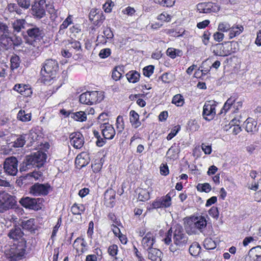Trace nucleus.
<instances>
[{"label": "nucleus", "mask_w": 261, "mask_h": 261, "mask_svg": "<svg viewBox=\"0 0 261 261\" xmlns=\"http://www.w3.org/2000/svg\"><path fill=\"white\" fill-rule=\"evenodd\" d=\"M173 229L172 240V228H171L163 241L166 245H170L169 249L171 252L178 253L186 248L188 244V237L181 226L176 225Z\"/></svg>", "instance_id": "obj_1"}, {"label": "nucleus", "mask_w": 261, "mask_h": 261, "mask_svg": "<svg viewBox=\"0 0 261 261\" xmlns=\"http://www.w3.org/2000/svg\"><path fill=\"white\" fill-rule=\"evenodd\" d=\"M58 68L57 61L53 59L46 60L41 70V74L44 77L43 79L44 82L46 83L54 79Z\"/></svg>", "instance_id": "obj_2"}, {"label": "nucleus", "mask_w": 261, "mask_h": 261, "mask_svg": "<svg viewBox=\"0 0 261 261\" xmlns=\"http://www.w3.org/2000/svg\"><path fill=\"white\" fill-rule=\"evenodd\" d=\"M206 221L204 217H192L188 219L186 226L189 234L196 233L197 230L201 232L206 226Z\"/></svg>", "instance_id": "obj_3"}, {"label": "nucleus", "mask_w": 261, "mask_h": 261, "mask_svg": "<svg viewBox=\"0 0 261 261\" xmlns=\"http://www.w3.org/2000/svg\"><path fill=\"white\" fill-rule=\"evenodd\" d=\"M103 99V95L101 92L94 91L82 93L80 96L79 100L82 103L92 105L100 102Z\"/></svg>", "instance_id": "obj_4"}, {"label": "nucleus", "mask_w": 261, "mask_h": 261, "mask_svg": "<svg viewBox=\"0 0 261 261\" xmlns=\"http://www.w3.org/2000/svg\"><path fill=\"white\" fill-rule=\"evenodd\" d=\"M10 31L8 25L0 18V44L4 49H7L13 44Z\"/></svg>", "instance_id": "obj_5"}, {"label": "nucleus", "mask_w": 261, "mask_h": 261, "mask_svg": "<svg viewBox=\"0 0 261 261\" xmlns=\"http://www.w3.org/2000/svg\"><path fill=\"white\" fill-rule=\"evenodd\" d=\"M5 172L10 175L15 176L18 172V161L14 156H11L5 159L4 163Z\"/></svg>", "instance_id": "obj_6"}, {"label": "nucleus", "mask_w": 261, "mask_h": 261, "mask_svg": "<svg viewBox=\"0 0 261 261\" xmlns=\"http://www.w3.org/2000/svg\"><path fill=\"white\" fill-rule=\"evenodd\" d=\"M15 203L13 196L5 191H0V212L3 213L12 206Z\"/></svg>", "instance_id": "obj_7"}, {"label": "nucleus", "mask_w": 261, "mask_h": 261, "mask_svg": "<svg viewBox=\"0 0 261 261\" xmlns=\"http://www.w3.org/2000/svg\"><path fill=\"white\" fill-rule=\"evenodd\" d=\"M46 159V153L38 151L31 156H28L27 159V165H36L37 167L43 165Z\"/></svg>", "instance_id": "obj_8"}, {"label": "nucleus", "mask_w": 261, "mask_h": 261, "mask_svg": "<svg viewBox=\"0 0 261 261\" xmlns=\"http://www.w3.org/2000/svg\"><path fill=\"white\" fill-rule=\"evenodd\" d=\"M215 102L213 101H206L203 108L202 116L206 120L213 119L216 115Z\"/></svg>", "instance_id": "obj_9"}, {"label": "nucleus", "mask_w": 261, "mask_h": 261, "mask_svg": "<svg viewBox=\"0 0 261 261\" xmlns=\"http://www.w3.org/2000/svg\"><path fill=\"white\" fill-rule=\"evenodd\" d=\"M50 190L49 184H35L30 189V192L34 196H44L48 194Z\"/></svg>", "instance_id": "obj_10"}, {"label": "nucleus", "mask_w": 261, "mask_h": 261, "mask_svg": "<svg viewBox=\"0 0 261 261\" xmlns=\"http://www.w3.org/2000/svg\"><path fill=\"white\" fill-rule=\"evenodd\" d=\"M45 1L40 0L32 6V14L37 18L41 19L45 15Z\"/></svg>", "instance_id": "obj_11"}, {"label": "nucleus", "mask_w": 261, "mask_h": 261, "mask_svg": "<svg viewBox=\"0 0 261 261\" xmlns=\"http://www.w3.org/2000/svg\"><path fill=\"white\" fill-rule=\"evenodd\" d=\"M155 236L154 232L150 231L143 237L141 244L144 249L149 250L153 248L152 246L155 242Z\"/></svg>", "instance_id": "obj_12"}, {"label": "nucleus", "mask_w": 261, "mask_h": 261, "mask_svg": "<svg viewBox=\"0 0 261 261\" xmlns=\"http://www.w3.org/2000/svg\"><path fill=\"white\" fill-rule=\"evenodd\" d=\"M27 34L29 37L34 41H39L44 36V32L41 28L36 25H32L27 30Z\"/></svg>", "instance_id": "obj_13"}, {"label": "nucleus", "mask_w": 261, "mask_h": 261, "mask_svg": "<svg viewBox=\"0 0 261 261\" xmlns=\"http://www.w3.org/2000/svg\"><path fill=\"white\" fill-rule=\"evenodd\" d=\"M171 205V198L169 194L166 196L156 199L152 203L153 208L169 207Z\"/></svg>", "instance_id": "obj_14"}, {"label": "nucleus", "mask_w": 261, "mask_h": 261, "mask_svg": "<svg viewBox=\"0 0 261 261\" xmlns=\"http://www.w3.org/2000/svg\"><path fill=\"white\" fill-rule=\"evenodd\" d=\"M70 140L71 144L76 149L81 148L84 143V137L79 132H74L70 134Z\"/></svg>", "instance_id": "obj_15"}, {"label": "nucleus", "mask_w": 261, "mask_h": 261, "mask_svg": "<svg viewBox=\"0 0 261 261\" xmlns=\"http://www.w3.org/2000/svg\"><path fill=\"white\" fill-rule=\"evenodd\" d=\"M38 201L37 199L26 197L21 198L19 202L22 206L27 208L38 210L40 208L38 204Z\"/></svg>", "instance_id": "obj_16"}, {"label": "nucleus", "mask_w": 261, "mask_h": 261, "mask_svg": "<svg viewBox=\"0 0 261 261\" xmlns=\"http://www.w3.org/2000/svg\"><path fill=\"white\" fill-rule=\"evenodd\" d=\"M102 136L106 139H112L115 135V130L112 125L105 123L100 125Z\"/></svg>", "instance_id": "obj_17"}, {"label": "nucleus", "mask_w": 261, "mask_h": 261, "mask_svg": "<svg viewBox=\"0 0 261 261\" xmlns=\"http://www.w3.org/2000/svg\"><path fill=\"white\" fill-rule=\"evenodd\" d=\"M116 193L113 189H108L105 193V204L108 207H113L114 205Z\"/></svg>", "instance_id": "obj_18"}, {"label": "nucleus", "mask_w": 261, "mask_h": 261, "mask_svg": "<svg viewBox=\"0 0 261 261\" xmlns=\"http://www.w3.org/2000/svg\"><path fill=\"white\" fill-rule=\"evenodd\" d=\"M212 49L213 53L216 56L224 57L230 54L229 50L226 49L222 43L216 44L213 46Z\"/></svg>", "instance_id": "obj_19"}, {"label": "nucleus", "mask_w": 261, "mask_h": 261, "mask_svg": "<svg viewBox=\"0 0 261 261\" xmlns=\"http://www.w3.org/2000/svg\"><path fill=\"white\" fill-rule=\"evenodd\" d=\"M42 135L41 128L37 126L31 129L27 135L28 136V138L30 140L31 143H33L42 138Z\"/></svg>", "instance_id": "obj_20"}, {"label": "nucleus", "mask_w": 261, "mask_h": 261, "mask_svg": "<svg viewBox=\"0 0 261 261\" xmlns=\"http://www.w3.org/2000/svg\"><path fill=\"white\" fill-rule=\"evenodd\" d=\"M23 234L24 233L21 228L19 226H15L10 230L8 233V237L10 239L18 240L23 237Z\"/></svg>", "instance_id": "obj_21"}, {"label": "nucleus", "mask_w": 261, "mask_h": 261, "mask_svg": "<svg viewBox=\"0 0 261 261\" xmlns=\"http://www.w3.org/2000/svg\"><path fill=\"white\" fill-rule=\"evenodd\" d=\"M245 129L248 133L255 134L258 130L257 122L253 119L249 118L245 122Z\"/></svg>", "instance_id": "obj_22"}, {"label": "nucleus", "mask_w": 261, "mask_h": 261, "mask_svg": "<svg viewBox=\"0 0 261 261\" xmlns=\"http://www.w3.org/2000/svg\"><path fill=\"white\" fill-rule=\"evenodd\" d=\"M13 89L25 97L30 96L32 93L31 89L28 86L24 85H15Z\"/></svg>", "instance_id": "obj_23"}, {"label": "nucleus", "mask_w": 261, "mask_h": 261, "mask_svg": "<svg viewBox=\"0 0 261 261\" xmlns=\"http://www.w3.org/2000/svg\"><path fill=\"white\" fill-rule=\"evenodd\" d=\"M129 121L132 126L135 128H138L141 125V122L139 120V115L134 110H131L129 112Z\"/></svg>", "instance_id": "obj_24"}, {"label": "nucleus", "mask_w": 261, "mask_h": 261, "mask_svg": "<svg viewBox=\"0 0 261 261\" xmlns=\"http://www.w3.org/2000/svg\"><path fill=\"white\" fill-rule=\"evenodd\" d=\"M11 24L14 32H20L25 28L27 22L24 19H17L12 21Z\"/></svg>", "instance_id": "obj_25"}, {"label": "nucleus", "mask_w": 261, "mask_h": 261, "mask_svg": "<svg viewBox=\"0 0 261 261\" xmlns=\"http://www.w3.org/2000/svg\"><path fill=\"white\" fill-rule=\"evenodd\" d=\"M244 28L242 25L234 24L230 27V29L229 32V38L232 39L234 37L239 36L241 33L243 32Z\"/></svg>", "instance_id": "obj_26"}, {"label": "nucleus", "mask_w": 261, "mask_h": 261, "mask_svg": "<svg viewBox=\"0 0 261 261\" xmlns=\"http://www.w3.org/2000/svg\"><path fill=\"white\" fill-rule=\"evenodd\" d=\"M162 255V252L156 248H153L148 250V258L152 261H161Z\"/></svg>", "instance_id": "obj_27"}, {"label": "nucleus", "mask_w": 261, "mask_h": 261, "mask_svg": "<svg viewBox=\"0 0 261 261\" xmlns=\"http://www.w3.org/2000/svg\"><path fill=\"white\" fill-rule=\"evenodd\" d=\"M27 136V134L17 136L16 139L12 143V146L15 148L23 147L25 143Z\"/></svg>", "instance_id": "obj_28"}, {"label": "nucleus", "mask_w": 261, "mask_h": 261, "mask_svg": "<svg viewBox=\"0 0 261 261\" xmlns=\"http://www.w3.org/2000/svg\"><path fill=\"white\" fill-rule=\"evenodd\" d=\"M140 73L134 70L129 71L126 74L127 80L130 83H136L139 81L140 79Z\"/></svg>", "instance_id": "obj_29"}, {"label": "nucleus", "mask_w": 261, "mask_h": 261, "mask_svg": "<svg viewBox=\"0 0 261 261\" xmlns=\"http://www.w3.org/2000/svg\"><path fill=\"white\" fill-rule=\"evenodd\" d=\"M71 117L75 121L84 122L87 119V115L83 111H79L75 113L72 112V113L71 114Z\"/></svg>", "instance_id": "obj_30"}, {"label": "nucleus", "mask_w": 261, "mask_h": 261, "mask_svg": "<svg viewBox=\"0 0 261 261\" xmlns=\"http://www.w3.org/2000/svg\"><path fill=\"white\" fill-rule=\"evenodd\" d=\"M32 115L31 113H26L24 110H20L17 115L18 120L22 122H28L31 120Z\"/></svg>", "instance_id": "obj_31"}, {"label": "nucleus", "mask_w": 261, "mask_h": 261, "mask_svg": "<svg viewBox=\"0 0 261 261\" xmlns=\"http://www.w3.org/2000/svg\"><path fill=\"white\" fill-rule=\"evenodd\" d=\"M166 53L167 56L172 59H175L176 57H180L182 55V52L181 50L172 47L168 48Z\"/></svg>", "instance_id": "obj_32"}, {"label": "nucleus", "mask_w": 261, "mask_h": 261, "mask_svg": "<svg viewBox=\"0 0 261 261\" xmlns=\"http://www.w3.org/2000/svg\"><path fill=\"white\" fill-rule=\"evenodd\" d=\"M85 210V207L82 204H74L71 208V211L73 215H81Z\"/></svg>", "instance_id": "obj_33"}, {"label": "nucleus", "mask_w": 261, "mask_h": 261, "mask_svg": "<svg viewBox=\"0 0 261 261\" xmlns=\"http://www.w3.org/2000/svg\"><path fill=\"white\" fill-rule=\"evenodd\" d=\"M236 98L234 97H230L225 102L222 109L221 110L220 114H225L231 108V106L234 103Z\"/></svg>", "instance_id": "obj_34"}, {"label": "nucleus", "mask_w": 261, "mask_h": 261, "mask_svg": "<svg viewBox=\"0 0 261 261\" xmlns=\"http://www.w3.org/2000/svg\"><path fill=\"white\" fill-rule=\"evenodd\" d=\"M189 252L193 256H197L201 250L200 245L196 242L193 243L189 247Z\"/></svg>", "instance_id": "obj_35"}, {"label": "nucleus", "mask_w": 261, "mask_h": 261, "mask_svg": "<svg viewBox=\"0 0 261 261\" xmlns=\"http://www.w3.org/2000/svg\"><path fill=\"white\" fill-rule=\"evenodd\" d=\"M210 8V3H201L197 5V9L199 13H209Z\"/></svg>", "instance_id": "obj_36"}, {"label": "nucleus", "mask_w": 261, "mask_h": 261, "mask_svg": "<svg viewBox=\"0 0 261 261\" xmlns=\"http://www.w3.org/2000/svg\"><path fill=\"white\" fill-rule=\"evenodd\" d=\"M172 103L177 107H181L185 103V99L181 94H176L173 96Z\"/></svg>", "instance_id": "obj_37"}, {"label": "nucleus", "mask_w": 261, "mask_h": 261, "mask_svg": "<svg viewBox=\"0 0 261 261\" xmlns=\"http://www.w3.org/2000/svg\"><path fill=\"white\" fill-rule=\"evenodd\" d=\"M102 163L101 159L93 161L91 165V168L94 173L99 172L101 169Z\"/></svg>", "instance_id": "obj_38"}, {"label": "nucleus", "mask_w": 261, "mask_h": 261, "mask_svg": "<svg viewBox=\"0 0 261 261\" xmlns=\"http://www.w3.org/2000/svg\"><path fill=\"white\" fill-rule=\"evenodd\" d=\"M203 246L206 249L212 250L216 247V244L211 238H206L204 240Z\"/></svg>", "instance_id": "obj_39"}, {"label": "nucleus", "mask_w": 261, "mask_h": 261, "mask_svg": "<svg viewBox=\"0 0 261 261\" xmlns=\"http://www.w3.org/2000/svg\"><path fill=\"white\" fill-rule=\"evenodd\" d=\"M35 221L34 219H30L27 221H24L22 223L23 228L31 231L33 230L34 229Z\"/></svg>", "instance_id": "obj_40"}, {"label": "nucleus", "mask_w": 261, "mask_h": 261, "mask_svg": "<svg viewBox=\"0 0 261 261\" xmlns=\"http://www.w3.org/2000/svg\"><path fill=\"white\" fill-rule=\"evenodd\" d=\"M116 124L118 132L122 133L124 128V123L122 116L119 115L117 117Z\"/></svg>", "instance_id": "obj_41"}, {"label": "nucleus", "mask_w": 261, "mask_h": 261, "mask_svg": "<svg viewBox=\"0 0 261 261\" xmlns=\"http://www.w3.org/2000/svg\"><path fill=\"white\" fill-rule=\"evenodd\" d=\"M249 255L250 256L254 255L257 258H261V246H257L251 248L249 252Z\"/></svg>", "instance_id": "obj_42"}, {"label": "nucleus", "mask_w": 261, "mask_h": 261, "mask_svg": "<svg viewBox=\"0 0 261 261\" xmlns=\"http://www.w3.org/2000/svg\"><path fill=\"white\" fill-rule=\"evenodd\" d=\"M178 151L177 147L174 144L168 149L167 152V155H168L170 159H174L176 158Z\"/></svg>", "instance_id": "obj_43"}, {"label": "nucleus", "mask_w": 261, "mask_h": 261, "mask_svg": "<svg viewBox=\"0 0 261 261\" xmlns=\"http://www.w3.org/2000/svg\"><path fill=\"white\" fill-rule=\"evenodd\" d=\"M138 199L141 201H145L150 198L149 192L142 189L138 195Z\"/></svg>", "instance_id": "obj_44"}, {"label": "nucleus", "mask_w": 261, "mask_h": 261, "mask_svg": "<svg viewBox=\"0 0 261 261\" xmlns=\"http://www.w3.org/2000/svg\"><path fill=\"white\" fill-rule=\"evenodd\" d=\"M230 24L227 22H221L219 23L218 30L221 32H229L230 29Z\"/></svg>", "instance_id": "obj_45"}, {"label": "nucleus", "mask_w": 261, "mask_h": 261, "mask_svg": "<svg viewBox=\"0 0 261 261\" xmlns=\"http://www.w3.org/2000/svg\"><path fill=\"white\" fill-rule=\"evenodd\" d=\"M197 189L200 192L208 193L211 190V186L208 183L199 184L197 186Z\"/></svg>", "instance_id": "obj_46"}, {"label": "nucleus", "mask_w": 261, "mask_h": 261, "mask_svg": "<svg viewBox=\"0 0 261 261\" xmlns=\"http://www.w3.org/2000/svg\"><path fill=\"white\" fill-rule=\"evenodd\" d=\"M199 126L195 120H191L188 123V129L191 132H194L198 129Z\"/></svg>", "instance_id": "obj_47"}, {"label": "nucleus", "mask_w": 261, "mask_h": 261, "mask_svg": "<svg viewBox=\"0 0 261 261\" xmlns=\"http://www.w3.org/2000/svg\"><path fill=\"white\" fill-rule=\"evenodd\" d=\"M11 68L12 70L17 68L19 66V58L17 56H12L11 58Z\"/></svg>", "instance_id": "obj_48"}, {"label": "nucleus", "mask_w": 261, "mask_h": 261, "mask_svg": "<svg viewBox=\"0 0 261 261\" xmlns=\"http://www.w3.org/2000/svg\"><path fill=\"white\" fill-rule=\"evenodd\" d=\"M121 68L120 67H116L113 71L112 74V77L116 81L119 80L122 76V73L120 72Z\"/></svg>", "instance_id": "obj_49"}, {"label": "nucleus", "mask_w": 261, "mask_h": 261, "mask_svg": "<svg viewBox=\"0 0 261 261\" xmlns=\"http://www.w3.org/2000/svg\"><path fill=\"white\" fill-rule=\"evenodd\" d=\"M80 244L81 246H82V248L81 249V252L84 253L86 250V242L84 240V239H80L79 238H77L75 239V240L74 242L73 246L75 248L77 244Z\"/></svg>", "instance_id": "obj_50"}, {"label": "nucleus", "mask_w": 261, "mask_h": 261, "mask_svg": "<svg viewBox=\"0 0 261 261\" xmlns=\"http://www.w3.org/2000/svg\"><path fill=\"white\" fill-rule=\"evenodd\" d=\"M172 16L166 12H163L158 16V19L164 22H169L171 20Z\"/></svg>", "instance_id": "obj_51"}, {"label": "nucleus", "mask_w": 261, "mask_h": 261, "mask_svg": "<svg viewBox=\"0 0 261 261\" xmlns=\"http://www.w3.org/2000/svg\"><path fill=\"white\" fill-rule=\"evenodd\" d=\"M72 16L70 15H69L68 17L65 19V20L63 22V23L60 25V31L61 30H64L72 23Z\"/></svg>", "instance_id": "obj_52"}, {"label": "nucleus", "mask_w": 261, "mask_h": 261, "mask_svg": "<svg viewBox=\"0 0 261 261\" xmlns=\"http://www.w3.org/2000/svg\"><path fill=\"white\" fill-rule=\"evenodd\" d=\"M180 129V126L179 125H176L174 126L173 129H172L171 132L167 136V139L168 140H171L174 136L176 135Z\"/></svg>", "instance_id": "obj_53"}, {"label": "nucleus", "mask_w": 261, "mask_h": 261, "mask_svg": "<svg viewBox=\"0 0 261 261\" xmlns=\"http://www.w3.org/2000/svg\"><path fill=\"white\" fill-rule=\"evenodd\" d=\"M108 251L110 255L115 257L118 253V247L117 245L113 244L109 247Z\"/></svg>", "instance_id": "obj_54"}, {"label": "nucleus", "mask_w": 261, "mask_h": 261, "mask_svg": "<svg viewBox=\"0 0 261 261\" xmlns=\"http://www.w3.org/2000/svg\"><path fill=\"white\" fill-rule=\"evenodd\" d=\"M111 54V50L109 48H106L102 49L99 53V57L101 59H105L110 56Z\"/></svg>", "instance_id": "obj_55"}, {"label": "nucleus", "mask_w": 261, "mask_h": 261, "mask_svg": "<svg viewBox=\"0 0 261 261\" xmlns=\"http://www.w3.org/2000/svg\"><path fill=\"white\" fill-rule=\"evenodd\" d=\"M67 48H69L70 50L72 48L73 49L77 50L81 48V44L77 41H73L67 44Z\"/></svg>", "instance_id": "obj_56"}, {"label": "nucleus", "mask_w": 261, "mask_h": 261, "mask_svg": "<svg viewBox=\"0 0 261 261\" xmlns=\"http://www.w3.org/2000/svg\"><path fill=\"white\" fill-rule=\"evenodd\" d=\"M154 66L149 65L144 68L143 74L147 77H150L153 72Z\"/></svg>", "instance_id": "obj_57"}, {"label": "nucleus", "mask_w": 261, "mask_h": 261, "mask_svg": "<svg viewBox=\"0 0 261 261\" xmlns=\"http://www.w3.org/2000/svg\"><path fill=\"white\" fill-rule=\"evenodd\" d=\"M28 176L32 177L35 179V180L42 179L43 174L41 171H34L28 174Z\"/></svg>", "instance_id": "obj_58"}, {"label": "nucleus", "mask_w": 261, "mask_h": 261, "mask_svg": "<svg viewBox=\"0 0 261 261\" xmlns=\"http://www.w3.org/2000/svg\"><path fill=\"white\" fill-rule=\"evenodd\" d=\"M113 6V3L110 0H108L105 4L103 5L102 8L106 12L109 13L111 11Z\"/></svg>", "instance_id": "obj_59"}, {"label": "nucleus", "mask_w": 261, "mask_h": 261, "mask_svg": "<svg viewBox=\"0 0 261 261\" xmlns=\"http://www.w3.org/2000/svg\"><path fill=\"white\" fill-rule=\"evenodd\" d=\"M75 163L77 166H79L80 168L84 167L86 165L85 160L82 158L81 154L77 155L75 159Z\"/></svg>", "instance_id": "obj_60"}, {"label": "nucleus", "mask_w": 261, "mask_h": 261, "mask_svg": "<svg viewBox=\"0 0 261 261\" xmlns=\"http://www.w3.org/2000/svg\"><path fill=\"white\" fill-rule=\"evenodd\" d=\"M17 3L19 7L24 9L29 8L31 4L30 0H18Z\"/></svg>", "instance_id": "obj_61"}, {"label": "nucleus", "mask_w": 261, "mask_h": 261, "mask_svg": "<svg viewBox=\"0 0 261 261\" xmlns=\"http://www.w3.org/2000/svg\"><path fill=\"white\" fill-rule=\"evenodd\" d=\"M214 40L217 42L222 41L224 37V35L221 32H217L213 35Z\"/></svg>", "instance_id": "obj_62"}, {"label": "nucleus", "mask_w": 261, "mask_h": 261, "mask_svg": "<svg viewBox=\"0 0 261 261\" xmlns=\"http://www.w3.org/2000/svg\"><path fill=\"white\" fill-rule=\"evenodd\" d=\"M209 215L214 218H218L219 216V212L217 207L213 206L208 211Z\"/></svg>", "instance_id": "obj_63"}, {"label": "nucleus", "mask_w": 261, "mask_h": 261, "mask_svg": "<svg viewBox=\"0 0 261 261\" xmlns=\"http://www.w3.org/2000/svg\"><path fill=\"white\" fill-rule=\"evenodd\" d=\"M169 169L166 164H162L160 167V173L162 175L166 176L169 174Z\"/></svg>", "instance_id": "obj_64"}]
</instances>
